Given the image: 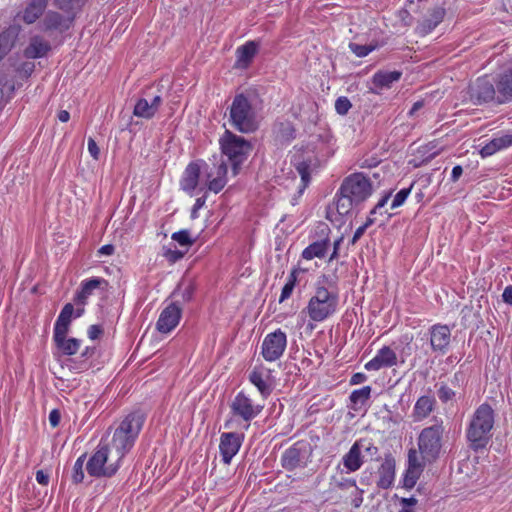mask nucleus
I'll return each instance as SVG.
<instances>
[{"label": "nucleus", "instance_id": "nucleus-17", "mask_svg": "<svg viewBox=\"0 0 512 512\" xmlns=\"http://www.w3.org/2000/svg\"><path fill=\"white\" fill-rule=\"evenodd\" d=\"M397 364V355L389 346L382 347L375 357L365 364L368 371H378L382 368H390Z\"/></svg>", "mask_w": 512, "mask_h": 512}, {"label": "nucleus", "instance_id": "nucleus-40", "mask_svg": "<svg viewBox=\"0 0 512 512\" xmlns=\"http://www.w3.org/2000/svg\"><path fill=\"white\" fill-rule=\"evenodd\" d=\"M422 471L416 470V469H410L407 468L404 479H403V486L406 489H411L415 486L417 480L419 479Z\"/></svg>", "mask_w": 512, "mask_h": 512}, {"label": "nucleus", "instance_id": "nucleus-55", "mask_svg": "<svg viewBox=\"0 0 512 512\" xmlns=\"http://www.w3.org/2000/svg\"><path fill=\"white\" fill-rule=\"evenodd\" d=\"M390 196H391V192H389V193H387L386 195H384V196H383V197L378 201V203L375 205V207L371 210V212H370V215H369V216L373 217V215H375V214L377 213V211H378V210H380L381 208H383V207L387 204V202H388V200H389Z\"/></svg>", "mask_w": 512, "mask_h": 512}, {"label": "nucleus", "instance_id": "nucleus-14", "mask_svg": "<svg viewBox=\"0 0 512 512\" xmlns=\"http://www.w3.org/2000/svg\"><path fill=\"white\" fill-rule=\"evenodd\" d=\"M429 333L432 350L445 354L451 341V329L447 325L435 324L431 326Z\"/></svg>", "mask_w": 512, "mask_h": 512}, {"label": "nucleus", "instance_id": "nucleus-23", "mask_svg": "<svg viewBox=\"0 0 512 512\" xmlns=\"http://www.w3.org/2000/svg\"><path fill=\"white\" fill-rule=\"evenodd\" d=\"M102 284H107V281L102 278H91L82 282L80 291L74 297L76 305L85 306L87 299L92 295L93 291Z\"/></svg>", "mask_w": 512, "mask_h": 512}, {"label": "nucleus", "instance_id": "nucleus-33", "mask_svg": "<svg viewBox=\"0 0 512 512\" xmlns=\"http://www.w3.org/2000/svg\"><path fill=\"white\" fill-rule=\"evenodd\" d=\"M359 445V449L365 453L366 456L370 458V460L378 461L380 459L379 456V448L374 445V443L367 438H362L356 441Z\"/></svg>", "mask_w": 512, "mask_h": 512}, {"label": "nucleus", "instance_id": "nucleus-19", "mask_svg": "<svg viewBox=\"0 0 512 512\" xmlns=\"http://www.w3.org/2000/svg\"><path fill=\"white\" fill-rule=\"evenodd\" d=\"M162 104V98L159 95L154 96L150 101L146 98H139L133 109V115L140 118L151 119L159 110Z\"/></svg>", "mask_w": 512, "mask_h": 512}, {"label": "nucleus", "instance_id": "nucleus-57", "mask_svg": "<svg viewBox=\"0 0 512 512\" xmlns=\"http://www.w3.org/2000/svg\"><path fill=\"white\" fill-rule=\"evenodd\" d=\"M363 493H364V491L362 489L356 487L355 495H354V498L352 499V505L355 508L360 507L361 504L363 503Z\"/></svg>", "mask_w": 512, "mask_h": 512}, {"label": "nucleus", "instance_id": "nucleus-50", "mask_svg": "<svg viewBox=\"0 0 512 512\" xmlns=\"http://www.w3.org/2000/svg\"><path fill=\"white\" fill-rule=\"evenodd\" d=\"M375 222V218L374 217H371L369 216L366 220V222L361 225L360 227H358L352 237V244H355L362 236L363 234L365 233L366 229L371 226L373 223Z\"/></svg>", "mask_w": 512, "mask_h": 512}, {"label": "nucleus", "instance_id": "nucleus-59", "mask_svg": "<svg viewBox=\"0 0 512 512\" xmlns=\"http://www.w3.org/2000/svg\"><path fill=\"white\" fill-rule=\"evenodd\" d=\"M36 480L39 484L46 486L49 483V475L43 470H38L36 472Z\"/></svg>", "mask_w": 512, "mask_h": 512}, {"label": "nucleus", "instance_id": "nucleus-7", "mask_svg": "<svg viewBox=\"0 0 512 512\" xmlns=\"http://www.w3.org/2000/svg\"><path fill=\"white\" fill-rule=\"evenodd\" d=\"M443 433L442 421H437L434 425L421 431L418 437V447L423 459L431 462L439 456Z\"/></svg>", "mask_w": 512, "mask_h": 512}, {"label": "nucleus", "instance_id": "nucleus-20", "mask_svg": "<svg viewBox=\"0 0 512 512\" xmlns=\"http://www.w3.org/2000/svg\"><path fill=\"white\" fill-rule=\"evenodd\" d=\"M144 420L145 417L142 413H130L123 419V421L120 423L119 427L116 430L122 431L126 435L130 436V438L136 440L142 429Z\"/></svg>", "mask_w": 512, "mask_h": 512}, {"label": "nucleus", "instance_id": "nucleus-46", "mask_svg": "<svg viewBox=\"0 0 512 512\" xmlns=\"http://www.w3.org/2000/svg\"><path fill=\"white\" fill-rule=\"evenodd\" d=\"M68 331H69V325L62 324V323L56 321V323L54 325V334H53L54 342H58L64 338H66Z\"/></svg>", "mask_w": 512, "mask_h": 512}, {"label": "nucleus", "instance_id": "nucleus-44", "mask_svg": "<svg viewBox=\"0 0 512 512\" xmlns=\"http://www.w3.org/2000/svg\"><path fill=\"white\" fill-rule=\"evenodd\" d=\"M413 187V184L409 188L401 189L394 197L392 203H391V209H395L400 207L407 197L409 196L411 189Z\"/></svg>", "mask_w": 512, "mask_h": 512}, {"label": "nucleus", "instance_id": "nucleus-43", "mask_svg": "<svg viewBox=\"0 0 512 512\" xmlns=\"http://www.w3.org/2000/svg\"><path fill=\"white\" fill-rule=\"evenodd\" d=\"M351 107L352 104L347 97L342 96L335 101V110L339 115H346Z\"/></svg>", "mask_w": 512, "mask_h": 512}, {"label": "nucleus", "instance_id": "nucleus-47", "mask_svg": "<svg viewBox=\"0 0 512 512\" xmlns=\"http://www.w3.org/2000/svg\"><path fill=\"white\" fill-rule=\"evenodd\" d=\"M226 182L225 177L215 176L213 179L209 180L208 189L214 193H218L224 188Z\"/></svg>", "mask_w": 512, "mask_h": 512}, {"label": "nucleus", "instance_id": "nucleus-27", "mask_svg": "<svg viewBox=\"0 0 512 512\" xmlns=\"http://www.w3.org/2000/svg\"><path fill=\"white\" fill-rule=\"evenodd\" d=\"M48 5V0H30L22 14V20L26 24H33L43 14Z\"/></svg>", "mask_w": 512, "mask_h": 512}, {"label": "nucleus", "instance_id": "nucleus-39", "mask_svg": "<svg viewBox=\"0 0 512 512\" xmlns=\"http://www.w3.org/2000/svg\"><path fill=\"white\" fill-rule=\"evenodd\" d=\"M172 240L176 241L180 246H192L195 242L194 239L191 238L188 230H181L175 232L171 236Z\"/></svg>", "mask_w": 512, "mask_h": 512}, {"label": "nucleus", "instance_id": "nucleus-25", "mask_svg": "<svg viewBox=\"0 0 512 512\" xmlns=\"http://www.w3.org/2000/svg\"><path fill=\"white\" fill-rule=\"evenodd\" d=\"M496 87L498 88V104H503L512 98V69L499 75Z\"/></svg>", "mask_w": 512, "mask_h": 512}, {"label": "nucleus", "instance_id": "nucleus-22", "mask_svg": "<svg viewBox=\"0 0 512 512\" xmlns=\"http://www.w3.org/2000/svg\"><path fill=\"white\" fill-rule=\"evenodd\" d=\"M436 399L430 395L419 397L413 407L412 417L414 421H422L427 418L435 409Z\"/></svg>", "mask_w": 512, "mask_h": 512}, {"label": "nucleus", "instance_id": "nucleus-26", "mask_svg": "<svg viewBox=\"0 0 512 512\" xmlns=\"http://www.w3.org/2000/svg\"><path fill=\"white\" fill-rule=\"evenodd\" d=\"M51 47L50 44L40 36L32 37L29 45L24 50L26 58L36 59L44 57Z\"/></svg>", "mask_w": 512, "mask_h": 512}, {"label": "nucleus", "instance_id": "nucleus-36", "mask_svg": "<svg viewBox=\"0 0 512 512\" xmlns=\"http://www.w3.org/2000/svg\"><path fill=\"white\" fill-rule=\"evenodd\" d=\"M371 391L370 386H364L358 390H354L349 397L354 407L357 405H365L371 396Z\"/></svg>", "mask_w": 512, "mask_h": 512}, {"label": "nucleus", "instance_id": "nucleus-4", "mask_svg": "<svg viewBox=\"0 0 512 512\" xmlns=\"http://www.w3.org/2000/svg\"><path fill=\"white\" fill-rule=\"evenodd\" d=\"M220 146L222 153L227 156L231 163L233 175L236 176L239 173L240 166L252 151L251 142L226 130L220 138Z\"/></svg>", "mask_w": 512, "mask_h": 512}, {"label": "nucleus", "instance_id": "nucleus-21", "mask_svg": "<svg viewBox=\"0 0 512 512\" xmlns=\"http://www.w3.org/2000/svg\"><path fill=\"white\" fill-rule=\"evenodd\" d=\"M377 473L379 477L377 481L378 487L382 489L390 488L395 478V459L391 454L385 456Z\"/></svg>", "mask_w": 512, "mask_h": 512}, {"label": "nucleus", "instance_id": "nucleus-9", "mask_svg": "<svg viewBox=\"0 0 512 512\" xmlns=\"http://www.w3.org/2000/svg\"><path fill=\"white\" fill-rule=\"evenodd\" d=\"M311 454L310 445L304 441H298L282 454V467L288 471L299 467H305Z\"/></svg>", "mask_w": 512, "mask_h": 512}, {"label": "nucleus", "instance_id": "nucleus-56", "mask_svg": "<svg viewBox=\"0 0 512 512\" xmlns=\"http://www.w3.org/2000/svg\"><path fill=\"white\" fill-rule=\"evenodd\" d=\"M61 419L60 411L57 409H53L49 414V422L50 425L55 428L59 425Z\"/></svg>", "mask_w": 512, "mask_h": 512}, {"label": "nucleus", "instance_id": "nucleus-38", "mask_svg": "<svg viewBox=\"0 0 512 512\" xmlns=\"http://www.w3.org/2000/svg\"><path fill=\"white\" fill-rule=\"evenodd\" d=\"M85 458H86V455L83 454L74 463L72 480L75 484L81 483L84 479L83 466H84Z\"/></svg>", "mask_w": 512, "mask_h": 512}, {"label": "nucleus", "instance_id": "nucleus-10", "mask_svg": "<svg viewBox=\"0 0 512 512\" xmlns=\"http://www.w3.org/2000/svg\"><path fill=\"white\" fill-rule=\"evenodd\" d=\"M287 346V336L281 329H277L266 335L262 342L261 354L266 361L278 360Z\"/></svg>", "mask_w": 512, "mask_h": 512}, {"label": "nucleus", "instance_id": "nucleus-54", "mask_svg": "<svg viewBox=\"0 0 512 512\" xmlns=\"http://www.w3.org/2000/svg\"><path fill=\"white\" fill-rule=\"evenodd\" d=\"M497 151H499V150L496 148L495 145H493V142L490 141L484 147H482V149L480 150V154L482 157H488V156L493 155Z\"/></svg>", "mask_w": 512, "mask_h": 512}, {"label": "nucleus", "instance_id": "nucleus-62", "mask_svg": "<svg viewBox=\"0 0 512 512\" xmlns=\"http://www.w3.org/2000/svg\"><path fill=\"white\" fill-rule=\"evenodd\" d=\"M337 487L339 489H348V488H351V487H354L356 489V481L354 479H346V480H343L341 482H338L337 483Z\"/></svg>", "mask_w": 512, "mask_h": 512}, {"label": "nucleus", "instance_id": "nucleus-34", "mask_svg": "<svg viewBox=\"0 0 512 512\" xmlns=\"http://www.w3.org/2000/svg\"><path fill=\"white\" fill-rule=\"evenodd\" d=\"M277 136L282 141H290L295 138V129L291 122L283 121L275 124Z\"/></svg>", "mask_w": 512, "mask_h": 512}, {"label": "nucleus", "instance_id": "nucleus-13", "mask_svg": "<svg viewBox=\"0 0 512 512\" xmlns=\"http://www.w3.org/2000/svg\"><path fill=\"white\" fill-rule=\"evenodd\" d=\"M243 435L236 432L223 433L220 437V454L225 464H230L242 445Z\"/></svg>", "mask_w": 512, "mask_h": 512}, {"label": "nucleus", "instance_id": "nucleus-8", "mask_svg": "<svg viewBox=\"0 0 512 512\" xmlns=\"http://www.w3.org/2000/svg\"><path fill=\"white\" fill-rule=\"evenodd\" d=\"M465 99L476 106L498 104V88L489 77H479L468 86Z\"/></svg>", "mask_w": 512, "mask_h": 512}, {"label": "nucleus", "instance_id": "nucleus-28", "mask_svg": "<svg viewBox=\"0 0 512 512\" xmlns=\"http://www.w3.org/2000/svg\"><path fill=\"white\" fill-rule=\"evenodd\" d=\"M363 462L364 460L359 445L355 441L350 450L343 456L342 463L348 472H355L361 468Z\"/></svg>", "mask_w": 512, "mask_h": 512}, {"label": "nucleus", "instance_id": "nucleus-31", "mask_svg": "<svg viewBox=\"0 0 512 512\" xmlns=\"http://www.w3.org/2000/svg\"><path fill=\"white\" fill-rule=\"evenodd\" d=\"M329 246L330 241L328 238L315 241L303 250L302 257L306 260H311L313 258H323L326 255Z\"/></svg>", "mask_w": 512, "mask_h": 512}, {"label": "nucleus", "instance_id": "nucleus-30", "mask_svg": "<svg viewBox=\"0 0 512 512\" xmlns=\"http://www.w3.org/2000/svg\"><path fill=\"white\" fill-rule=\"evenodd\" d=\"M401 76L400 71H379L374 74L372 83L376 89H388L394 82L399 81Z\"/></svg>", "mask_w": 512, "mask_h": 512}, {"label": "nucleus", "instance_id": "nucleus-35", "mask_svg": "<svg viewBox=\"0 0 512 512\" xmlns=\"http://www.w3.org/2000/svg\"><path fill=\"white\" fill-rule=\"evenodd\" d=\"M55 344L65 355H74L80 348V340L76 338H64L61 341L55 342Z\"/></svg>", "mask_w": 512, "mask_h": 512}, {"label": "nucleus", "instance_id": "nucleus-64", "mask_svg": "<svg viewBox=\"0 0 512 512\" xmlns=\"http://www.w3.org/2000/svg\"><path fill=\"white\" fill-rule=\"evenodd\" d=\"M503 301L512 305V286H507L502 294Z\"/></svg>", "mask_w": 512, "mask_h": 512}, {"label": "nucleus", "instance_id": "nucleus-18", "mask_svg": "<svg viewBox=\"0 0 512 512\" xmlns=\"http://www.w3.org/2000/svg\"><path fill=\"white\" fill-rule=\"evenodd\" d=\"M135 440L122 431L115 430L112 441L105 444L114 454L113 458L122 460L125 454L133 447Z\"/></svg>", "mask_w": 512, "mask_h": 512}, {"label": "nucleus", "instance_id": "nucleus-58", "mask_svg": "<svg viewBox=\"0 0 512 512\" xmlns=\"http://www.w3.org/2000/svg\"><path fill=\"white\" fill-rule=\"evenodd\" d=\"M103 333V329L99 325H91L88 330L89 338L95 340Z\"/></svg>", "mask_w": 512, "mask_h": 512}, {"label": "nucleus", "instance_id": "nucleus-37", "mask_svg": "<svg viewBox=\"0 0 512 512\" xmlns=\"http://www.w3.org/2000/svg\"><path fill=\"white\" fill-rule=\"evenodd\" d=\"M294 165H295V169L301 176V180L303 182V188H305L308 185V183L310 182L311 161H307V160L300 161L299 160Z\"/></svg>", "mask_w": 512, "mask_h": 512}, {"label": "nucleus", "instance_id": "nucleus-1", "mask_svg": "<svg viewBox=\"0 0 512 512\" xmlns=\"http://www.w3.org/2000/svg\"><path fill=\"white\" fill-rule=\"evenodd\" d=\"M373 192L370 179L363 173H354L346 177L339 189L336 210L340 215H347L353 206L367 200Z\"/></svg>", "mask_w": 512, "mask_h": 512}, {"label": "nucleus", "instance_id": "nucleus-60", "mask_svg": "<svg viewBox=\"0 0 512 512\" xmlns=\"http://www.w3.org/2000/svg\"><path fill=\"white\" fill-rule=\"evenodd\" d=\"M74 313V307L71 303H67L62 308L59 315L64 316L65 318L72 319V315Z\"/></svg>", "mask_w": 512, "mask_h": 512}, {"label": "nucleus", "instance_id": "nucleus-41", "mask_svg": "<svg viewBox=\"0 0 512 512\" xmlns=\"http://www.w3.org/2000/svg\"><path fill=\"white\" fill-rule=\"evenodd\" d=\"M349 48L357 57H365L375 49V46L361 45L351 42L349 44Z\"/></svg>", "mask_w": 512, "mask_h": 512}, {"label": "nucleus", "instance_id": "nucleus-15", "mask_svg": "<svg viewBox=\"0 0 512 512\" xmlns=\"http://www.w3.org/2000/svg\"><path fill=\"white\" fill-rule=\"evenodd\" d=\"M182 309L176 303H171L165 307L156 323L157 330L161 333H169L179 323Z\"/></svg>", "mask_w": 512, "mask_h": 512}, {"label": "nucleus", "instance_id": "nucleus-45", "mask_svg": "<svg viewBox=\"0 0 512 512\" xmlns=\"http://www.w3.org/2000/svg\"><path fill=\"white\" fill-rule=\"evenodd\" d=\"M163 256L172 263L177 262L178 260L182 259L184 255L186 254L187 250H177V249H171V248H163Z\"/></svg>", "mask_w": 512, "mask_h": 512}, {"label": "nucleus", "instance_id": "nucleus-29", "mask_svg": "<svg viewBox=\"0 0 512 512\" xmlns=\"http://www.w3.org/2000/svg\"><path fill=\"white\" fill-rule=\"evenodd\" d=\"M199 177L200 166L194 162L190 163L184 171L181 180V188L187 192L193 191L198 185Z\"/></svg>", "mask_w": 512, "mask_h": 512}, {"label": "nucleus", "instance_id": "nucleus-48", "mask_svg": "<svg viewBox=\"0 0 512 512\" xmlns=\"http://www.w3.org/2000/svg\"><path fill=\"white\" fill-rule=\"evenodd\" d=\"M498 150L512 146V135H502L491 140Z\"/></svg>", "mask_w": 512, "mask_h": 512}, {"label": "nucleus", "instance_id": "nucleus-12", "mask_svg": "<svg viewBox=\"0 0 512 512\" xmlns=\"http://www.w3.org/2000/svg\"><path fill=\"white\" fill-rule=\"evenodd\" d=\"M73 20V16H64L56 11L49 10L41 20L40 28L44 32L58 31L62 33L71 27Z\"/></svg>", "mask_w": 512, "mask_h": 512}, {"label": "nucleus", "instance_id": "nucleus-11", "mask_svg": "<svg viewBox=\"0 0 512 512\" xmlns=\"http://www.w3.org/2000/svg\"><path fill=\"white\" fill-rule=\"evenodd\" d=\"M230 407L234 417L241 418L247 423L246 428L250 426V421L256 418L264 408L263 405L254 404L253 401L242 392L235 396Z\"/></svg>", "mask_w": 512, "mask_h": 512}, {"label": "nucleus", "instance_id": "nucleus-53", "mask_svg": "<svg viewBox=\"0 0 512 512\" xmlns=\"http://www.w3.org/2000/svg\"><path fill=\"white\" fill-rule=\"evenodd\" d=\"M88 151H89L90 155L95 160H97L99 158V154H100L99 147L97 146V143L95 142V140L91 137L88 139Z\"/></svg>", "mask_w": 512, "mask_h": 512}, {"label": "nucleus", "instance_id": "nucleus-51", "mask_svg": "<svg viewBox=\"0 0 512 512\" xmlns=\"http://www.w3.org/2000/svg\"><path fill=\"white\" fill-rule=\"evenodd\" d=\"M11 46L12 43L10 42L9 34L7 32L0 34V60L10 50Z\"/></svg>", "mask_w": 512, "mask_h": 512}, {"label": "nucleus", "instance_id": "nucleus-61", "mask_svg": "<svg viewBox=\"0 0 512 512\" xmlns=\"http://www.w3.org/2000/svg\"><path fill=\"white\" fill-rule=\"evenodd\" d=\"M366 379H367V377L364 373H355L352 375V377L350 379V384L358 385V384L365 382Z\"/></svg>", "mask_w": 512, "mask_h": 512}, {"label": "nucleus", "instance_id": "nucleus-63", "mask_svg": "<svg viewBox=\"0 0 512 512\" xmlns=\"http://www.w3.org/2000/svg\"><path fill=\"white\" fill-rule=\"evenodd\" d=\"M463 173V168L460 165L454 166L451 174V181L457 182Z\"/></svg>", "mask_w": 512, "mask_h": 512}, {"label": "nucleus", "instance_id": "nucleus-2", "mask_svg": "<svg viewBox=\"0 0 512 512\" xmlns=\"http://www.w3.org/2000/svg\"><path fill=\"white\" fill-rule=\"evenodd\" d=\"M228 121L240 133L255 132L260 124L255 98L247 93L236 94L229 107Z\"/></svg>", "mask_w": 512, "mask_h": 512}, {"label": "nucleus", "instance_id": "nucleus-52", "mask_svg": "<svg viewBox=\"0 0 512 512\" xmlns=\"http://www.w3.org/2000/svg\"><path fill=\"white\" fill-rule=\"evenodd\" d=\"M294 287L295 286H293L292 282H287L284 285V287L282 288V291H281L280 298H279L280 303L285 301L286 299H288L291 296V294L294 290Z\"/></svg>", "mask_w": 512, "mask_h": 512}, {"label": "nucleus", "instance_id": "nucleus-49", "mask_svg": "<svg viewBox=\"0 0 512 512\" xmlns=\"http://www.w3.org/2000/svg\"><path fill=\"white\" fill-rule=\"evenodd\" d=\"M437 394H438V397L439 399L443 402V403H446L450 400L453 399V397L455 396V392L450 388L448 387L447 385L445 384H442L438 391H437Z\"/></svg>", "mask_w": 512, "mask_h": 512}, {"label": "nucleus", "instance_id": "nucleus-32", "mask_svg": "<svg viewBox=\"0 0 512 512\" xmlns=\"http://www.w3.org/2000/svg\"><path fill=\"white\" fill-rule=\"evenodd\" d=\"M250 382L257 387L263 397H267L272 392L271 385L264 380L263 374L258 369H253L249 374Z\"/></svg>", "mask_w": 512, "mask_h": 512}, {"label": "nucleus", "instance_id": "nucleus-5", "mask_svg": "<svg viewBox=\"0 0 512 512\" xmlns=\"http://www.w3.org/2000/svg\"><path fill=\"white\" fill-rule=\"evenodd\" d=\"M338 306V295L326 287L317 285L306 311L311 320L321 322L333 315Z\"/></svg>", "mask_w": 512, "mask_h": 512}, {"label": "nucleus", "instance_id": "nucleus-6", "mask_svg": "<svg viewBox=\"0 0 512 512\" xmlns=\"http://www.w3.org/2000/svg\"><path fill=\"white\" fill-rule=\"evenodd\" d=\"M114 455L110 449L102 442L98 445L97 450L89 458L86 463V470L92 477H112L116 474L120 467L118 458H113Z\"/></svg>", "mask_w": 512, "mask_h": 512}, {"label": "nucleus", "instance_id": "nucleus-3", "mask_svg": "<svg viewBox=\"0 0 512 512\" xmlns=\"http://www.w3.org/2000/svg\"><path fill=\"white\" fill-rule=\"evenodd\" d=\"M494 425V411L487 404H481L474 412L467 429V439L474 450L485 447Z\"/></svg>", "mask_w": 512, "mask_h": 512}, {"label": "nucleus", "instance_id": "nucleus-42", "mask_svg": "<svg viewBox=\"0 0 512 512\" xmlns=\"http://www.w3.org/2000/svg\"><path fill=\"white\" fill-rule=\"evenodd\" d=\"M423 467L418 452L415 449H410L408 452V468L423 471Z\"/></svg>", "mask_w": 512, "mask_h": 512}, {"label": "nucleus", "instance_id": "nucleus-16", "mask_svg": "<svg viewBox=\"0 0 512 512\" xmlns=\"http://www.w3.org/2000/svg\"><path fill=\"white\" fill-rule=\"evenodd\" d=\"M445 14L446 10L442 6L430 8L419 21L416 32L421 36L431 33L443 21Z\"/></svg>", "mask_w": 512, "mask_h": 512}, {"label": "nucleus", "instance_id": "nucleus-24", "mask_svg": "<svg viewBox=\"0 0 512 512\" xmlns=\"http://www.w3.org/2000/svg\"><path fill=\"white\" fill-rule=\"evenodd\" d=\"M258 51V44L254 41H248L236 50V67L247 68L252 62Z\"/></svg>", "mask_w": 512, "mask_h": 512}]
</instances>
